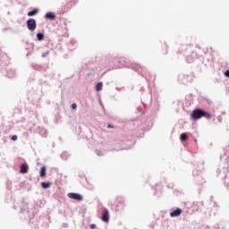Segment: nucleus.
Masks as SVG:
<instances>
[{
  "instance_id": "1",
  "label": "nucleus",
  "mask_w": 229,
  "mask_h": 229,
  "mask_svg": "<svg viewBox=\"0 0 229 229\" xmlns=\"http://www.w3.org/2000/svg\"><path fill=\"white\" fill-rule=\"evenodd\" d=\"M191 117L193 119V121H198V119H201V117H205L206 119H212V114L201 109H195L192 111Z\"/></svg>"
},
{
  "instance_id": "2",
  "label": "nucleus",
  "mask_w": 229,
  "mask_h": 229,
  "mask_svg": "<svg viewBox=\"0 0 229 229\" xmlns=\"http://www.w3.org/2000/svg\"><path fill=\"white\" fill-rule=\"evenodd\" d=\"M27 28L30 31H35V30H37V21L33 18H30L27 21Z\"/></svg>"
},
{
  "instance_id": "3",
  "label": "nucleus",
  "mask_w": 229,
  "mask_h": 229,
  "mask_svg": "<svg viewBox=\"0 0 229 229\" xmlns=\"http://www.w3.org/2000/svg\"><path fill=\"white\" fill-rule=\"evenodd\" d=\"M67 196L71 199H75V201H82L83 200V196H81L80 193L70 192L67 194Z\"/></svg>"
},
{
  "instance_id": "4",
  "label": "nucleus",
  "mask_w": 229,
  "mask_h": 229,
  "mask_svg": "<svg viewBox=\"0 0 229 229\" xmlns=\"http://www.w3.org/2000/svg\"><path fill=\"white\" fill-rule=\"evenodd\" d=\"M101 220L104 223H108L110 221V213L108 212V209L104 208L102 211Z\"/></svg>"
},
{
  "instance_id": "5",
  "label": "nucleus",
  "mask_w": 229,
  "mask_h": 229,
  "mask_svg": "<svg viewBox=\"0 0 229 229\" xmlns=\"http://www.w3.org/2000/svg\"><path fill=\"white\" fill-rule=\"evenodd\" d=\"M72 8V2H68L62 6L61 13H67Z\"/></svg>"
},
{
  "instance_id": "6",
  "label": "nucleus",
  "mask_w": 229,
  "mask_h": 229,
  "mask_svg": "<svg viewBox=\"0 0 229 229\" xmlns=\"http://www.w3.org/2000/svg\"><path fill=\"white\" fill-rule=\"evenodd\" d=\"M182 208H177L170 213V217H178V216H182Z\"/></svg>"
},
{
  "instance_id": "7",
  "label": "nucleus",
  "mask_w": 229,
  "mask_h": 229,
  "mask_svg": "<svg viewBox=\"0 0 229 229\" xmlns=\"http://www.w3.org/2000/svg\"><path fill=\"white\" fill-rule=\"evenodd\" d=\"M28 169H29L28 164L25 163V164L21 165V166H20L21 174H26V173H28Z\"/></svg>"
},
{
  "instance_id": "8",
  "label": "nucleus",
  "mask_w": 229,
  "mask_h": 229,
  "mask_svg": "<svg viewBox=\"0 0 229 229\" xmlns=\"http://www.w3.org/2000/svg\"><path fill=\"white\" fill-rule=\"evenodd\" d=\"M46 19H48V21H55L56 19V14L55 13H47L45 15Z\"/></svg>"
},
{
  "instance_id": "9",
  "label": "nucleus",
  "mask_w": 229,
  "mask_h": 229,
  "mask_svg": "<svg viewBox=\"0 0 229 229\" xmlns=\"http://www.w3.org/2000/svg\"><path fill=\"white\" fill-rule=\"evenodd\" d=\"M38 13V9H34L32 11H30L28 13L29 17H33L34 15H37Z\"/></svg>"
},
{
  "instance_id": "10",
  "label": "nucleus",
  "mask_w": 229,
  "mask_h": 229,
  "mask_svg": "<svg viewBox=\"0 0 229 229\" xmlns=\"http://www.w3.org/2000/svg\"><path fill=\"white\" fill-rule=\"evenodd\" d=\"M180 139L182 142H185V140L189 139V136L187 135V133L183 132L181 134Z\"/></svg>"
},
{
  "instance_id": "11",
  "label": "nucleus",
  "mask_w": 229,
  "mask_h": 229,
  "mask_svg": "<svg viewBox=\"0 0 229 229\" xmlns=\"http://www.w3.org/2000/svg\"><path fill=\"white\" fill-rule=\"evenodd\" d=\"M96 90L99 92V90H103V82H98L96 86Z\"/></svg>"
},
{
  "instance_id": "12",
  "label": "nucleus",
  "mask_w": 229,
  "mask_h": 229,
  "mask_svg": "<svg viewBox=\"0 0 229 229\" xmlns=\"http://www.w3.org/2000/svg\"><path fill=\"white\" fill-rule=\"evenodd\" d=\"M41 186L43 189H49L51 187V183L49 182H41Z\"/></svg>"
},
{
  "instance_id": "13",
  "label": "nucleus",
  "mask_w": 229,
  "mask_h": 229,
  "mask_svg": "<svg viewBox=\"0 0 229 229\" xmlns=\"http://www.w3.org/2000/svg\"><path fill=\"white\" fill-rule=\"evenodd\" d=\"M40 176L41 178H44V176H46V168L45 166H42L40 169Z\"/></svg>"
},
{
  "instance_id": "14",
  "label": "nucleus",
  "mask_w": 229,
  "mask_h": 229,
  "mask_svg": "<svg viewBox=\"0 0 229 229\" xmlns=\"http://www.w3.org/2000/svg\"><path fill=\"white\" fill-rule=\"evenodd\" d=\"M37 38H38V40H44V34L38 33L37 34Z\"/></svg>"
},
{
  "instance_id": "15",
  "label": "nucleus",
  "mask_w": 229,
  "mask_h": 229,
  "mask_svg": "<svg viewBox=\"0 0 229 229\" xmlns=\"http://www.w3.org/2000/svg\"><path fill=\"white\" fill-rule=\"evenodd\" d=\"M77 106H77L76 104H72V108L73 110H76Z\"/></svg>"
},
{
  "instance_id": "16",
  "label": "nucleus",
  "mask_w": 229,
  "mask_h": 229,
  "mask_svg": "<svg viewBox=\"0 0 229 229\" xmlns=\"http://www.w3.org/2000/svg\"><path fill=\"white\" fill-rule=\"evenodd\" d=\"M225 76H226V78H229V70H227V71L225 72Z\"/></svg>"
},
{
  "instance_id": "17",
  "label": "nucleus",
  "mask_w": 229,
  "mask_h": 229,
  "mask_svg": "<svg viewBox=\"0 0 229 229\" xmlns=\"http://www.w3.org/2000/svg\"><path fill=\"white\" fill-rule=\"evenodd\" d=\"M117 201H118L119 203H124V201H123V199H121V198L117 199Z\"/></svg>"
},
{
  "instance_id": "18",
  "label": "nucleus",
  "mask_w": 229,
  "mask_h": 229,
  "mask_svg": "<svg viewBox=\"0 0 229 229\" xmlns=\"http://www.w3.org/2000/svg\"><path fill=\"white\" fill-rule=\"evenodd\" d=\"M12 140H17V135H13V136L12 137Z\"/></svg>"
},
{
  "instance_id": "19",
  "label": "nucleus",
  "mask_w": 229,
  "mask_h": 229,
  "mask_svg": "<svg viewBox=\"0 0 229 229\" xmlns=\"http://www.w3.org/2000/svg\"><path fill=\"white\" fill-rule=\"evenodd\" d=\"M90 228H91V229H94V228H96V225H94V224H91V225H90Z\"/></svg>"
},
{
  "instance_id": "20",
  "label": "nucleus",
  "mask_w": 229,
  "mask_h": 229,
  "mask_svg": "<svg viewBox=\"0 0 229 229\" xmlns=\"http://www.w3.org/2000/svg\"><path fill=\"white\" fill-rule=\"evenodd\" d=\"M107 128H114V125H112V124H107Z\"/></svg>"
}]
</instances>
